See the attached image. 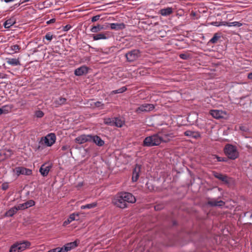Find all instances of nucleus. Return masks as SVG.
<instances>
[{
  "mask_svg": "<svg viewBox=\"0 0 252 252\" xmlns=\"http://www.w3.org/2000/svg\"><path fill=\"white\" fill-rule=\"evenodd\" d=\"M89 70V67L83 65L75 69L74 71V74L75 76H81L88 74Z\"/></svg>",
  "mask_w": 252,
  "mask_h": 252,
  "instance_id": "10",
  "label": "nucleus"
},
{
  "mask_svg": "<svg viewBox=\"0 0 252 252\" xmlns=\"http://www.w3.org/2000/svg\"><path fill=\"white\" fill-rule=\"evenodd\" d=\"M220 37V34L218 32H216L214 34L213 36L210 39L208 43L215 44Z\"/></svg>",
  "mask_w": 252,
  "mask_h": 252,
  "instance_id": "29",
  "label": "nucleus"
},
{
  "mask_svg": "<svg viewBox=\"0 0 252 252\" xmlns=\"http://www.w3.org/2000/svg\"><path fill=\"white\" fill-rule=\"evenodd\" d=\"M91 134H82L75 139V142L78 144H82L86 142H90Z\"/></svg>",
  "mask_w": 252,
  "mask_h": 252,
  "instance_id": "15",
  "label": "nucleus"
},
{
  "mask_svg": "<svg viewBox=\"0 0 252 252\" xmlns=\"http://www.w3.org/2000/svg\"><path fill=\"white\" fill-rule=\"evenodd\" d=\"M97 203L96 202H92L81 206V209H90L97 206Z\"/></svg>",
  "mask_w": 252,
  "mask_h": 252,
  "instance_id": "32",
  "label": "nucleus"
},
{
  "mask_svg": "<svg viewBox=\"0 0 252 252\" xmlns=\"http://www.w3.org/2000/svg\"><path fill=\"white\" fill-rule=\"evenodd\" d=\"M55 22V19H51L49 21H47V23L48 24H50V23H54Z\"/></svg>",
  "mask_w": 252,
  "mask_h": 252,
  "instance_id": "59",
  "label": "nucleus"
},
{
  "mask_svg": "<svg viewBox=\"0 0 252 252\" xmlns=\"http://www.w3.org/2000/svg\"><path fill=\"white\" fill-rule=\"evenodd\" d=\"M27 2V1H25V0H24L23 1L20 0V1L18 3H17L19 4V6H20L21 4H22L25 3V2Z\"/></svg>",
  "mask_w": 252,
  "mask_h": 252,
  "instance_id": "63",
  "label": "nucleus"
},
{
  "mask_svg": "<svg viewBox=\"0 0 252 252\" xmlns=\"http://www.w3.org/2000/svg\"><path fill=\"white\" fill-rule=\"evenodd\" d=\"M146 187L150 190L153 191L154 190L155 187L151 182H148L145 185Z\"/></svg>",
  "mask_w": 252,
  "mask_h": 252,
  "instance_id": "41",
  "label": "nucleus"
},
{
  "mask_svg": "<svg viewBox=\"0 0 252 252\" xmlns=\"http://www.w3.org/2000/svg\"><path fill=\"white\" fill-rule=\"evenodd\" d=\"M19 209H18L17 206H15L11 208H10L8 211H7L5 213V217H13L15 214H16L18 211H19Z\"/></svg>",
  "mask_w": 252,
  "mask_h": 252,
  "instance_id": "21",
  "label": "nucleus"
},
{
  "mask_svg": "<svg viewBox=\"0 0 252 252\" xmlns=\"http://www.w3.org/2000/svg\"><path fill=\"white\" fill-rule=\"evenodd\" d=\"M127 90V88L126 86H124L117 90L112 91L111 92V94H122Z\"/></svg>",
  "mask_w": 252,
  "mask_h": 252,
  "instance_id": "34",
  "label": "nucleus"
},
{
  "mask_svg": "<svg viewBox=\"0 0 252 252\" xmlns=\"http://www.w3.org/2000/svg\"><path fill=\"white\" fill-rule=\"evenodd\" d=\"M141 165L136 164L132 172V181L133 182H136L139 177V173L141 171Z\"/></svg>",
  "mask_w": 252,
  "mask_h": 252,
  "instance_id": "17",
  "label": "nucleus"
},
{
  "mask_svg": "<svg viewBox=\"0 0 252 252\" xmlns=\"http://www.w3.org/2000/svg\"><path fill=\"white\" fill-rule=\"evenodd\" d=\"M19 6V4H18L17 3H15V4H14L13 6H11L10 8L11 9V10H13Z\"/></svg>",
  "mask_w": 252,
  "mask_h": 252,
  "instance_id": "55",
  "label": "nucleus"
},
{
  "mask_svg": "<svg viewBox=\"0 0 252 252\" xmlns=\"http://www.w3.org/2000/svg\"><path fill=\"white\" fill-rule=\"evenodd\" d=\"M223 152L227 158L231 160L236 159L239 156L237 147L232 144H226L223 148Z\"/></svg>",
  "mask_w": 252,
  "mask_h": 252,
  "instance_id": "3",
  "label": "nucleus"
},
{
  "mask_svg": "<svg viewBox=\"0 0 252 252\" xmlns=\"http://www.w3.org/2000/svg\"><path fill=\"white\" fill-rule=\"evenodd\" d=\"M14 171L16 175L19 176L20 175H30L32 174V170L30 169L25 168L23 166H18L15 168Z\"/></svg>",
  "mask_w": 252,
  "mask_h": 252,
  "instance_id": "9",
  "label": "nucleus"
},
{
  "mask_svg": "<svg viewBox=\"0 0 252 252\" xmlns=\"http://www.w3.org/2000/svg\"><path fill=\"white\" fill-rule=\"evenodd\" d=\"M52 250H54V252H65L63 247L61 248L58 247L57 248L52 249Z\"/></svg>",
  "mask_w": 252,
  "mask_h": 252,
  "instance_id": "50",
  "label": "nucleus"
},
{
  "mask_svg": "<svg viewBox=\"0 0 252 252\" xmlns=\"http://www.w3.org/2000/svg\"><path fill=\"white\" fill-rule=\"evenodd\" d=\"M173 12V8L172 7H167L161 9L159 10V13L163 16H167L171 14Z\"/></svg>",
  "mask_w": 252,
  "mask_h": 252,
  "instance_id": "22",
  "label": "nucleus"
},
{
  "mask_svg": "<svg viewBox=\"0 0 252 252\" xmlns=\"http://www.w3.org/2000/svg\"><path fill=\"white\" fill-rule=\"evenodd\" d=\"M223 24H224V22H221L219 23L216 21L212 22L211 24L214 26L219 27L220 26H223V25H222Z\"/></svg>",
  "mask_w": 252,
  "mask_h": 252,
  "instance_id": "48",
  "label": "nucleus"
},
{
  "mask_svg": "<svg viewBox=\"0 0 252 252\" xmlns=\"http://www.w3.org/2000/svg\"><path fill=\"white\" fill-rule=\"evenodd\" d=\"M91 105L92 106H94L95 107L103 108L104 104L100 101H97L96 102H94V105L91 104Z\"/></svg>",
  "mask_w": 252,
  "mask_h": 252,
  "instance_id": "42",
  "label": "nucleus"
},
{
  "mask_svg": "<svg viewBox=\"0 0 252 252\" xmlns=\"http://www.w3.org/2000/svg\"><path fill=\"white\" fill-rule=\"evenodd\" d=\"M15 24V22L11 19L6 20L3 23V27L5 29H9Z\"/></svg>",
  "mask_w": 252,
  "mask_h": 252,
  "instance_id": "33",
  "label": "nucleus"
},
{
  "mask_svg": "<svg viewBox=\"0 0 252 252\" xmlns=\"http://www.w3.org/2000/svg\"><path fill=\"white\" fill-rule=\"evenodd\" d=\"M104 29V27L103 25L97 24V25L92 26L90 29V31L93 33H97Z\"/></svg>",
  "mask_w": 252,
  "mask_h": 252,
  "instance_id": "26",
  "label": "nucleus"
},
{
  "mask_svg": "<svg viewBox=\"0 0 252 252\" xmlns=\"http://www.w3.org/2000/svg\"><path fill=\"white\" fill-rule=\"evenodd\" d=\"M53 35L51 33V32H48L46 34V35L44 36L45 39L48 41H51L53 39Z\"/></svg>",
  "mask_w": 252,
  "mask_h": 252,
  "instance_id": "45",
  "label": "nucleus"
},
{
  "mask_svg": "<svg viewBox=\"0 0 252 252\" xmlns=\"http://www.w3.org/2000/svg\"><path fill=\"white\" fill-rule=\"evenodd\" d=\"M71 221L67 219V220H65L63 223V226H66L67 224H69Z\"/></svg>",
  "mask_w": 252,
  "mask_h": 252,
  "instance_id": "54",
  "label": "nucleus"
},
{
  "mask_svg": "<svg viewBox=\"0 0 252 252\" xmlns=\"http://www.w3.org/2000/svg\"><path fill=\"white\" fill-rule=\"evenodd\" d=\"M248 78L249 79L252 80V72L248 73Z\"/></svg>",
  "mask_w": 252,
  "mask_h": 252,
  "instance_id": "60",
  "label": "nucleus"
},
{
  "mask_svg": "<svg viewBox=\"0 0 252 252\" xmlns=\"http://www.w3.org/2000/svg\"><path fill=\"white\" fill-rule=\"evenodd\" d=\"M78 242H79L78 241L75 240L73 242L66 243V244L69 247V248L70 249V250H72L78 246Z\"/></svg>",
  "mask_w": 252,
  "mask_h": 252,
  "instance_id": "35",
  "label": "nucleus"
},
{
  "mask_svg": "<svg viewBox=\"0 0 252 252\" xmlns=\"http://www.w3.org/2000/svg\"><path fill=\"white\" fill-rule=\"evenodd\" d=\"M198 115L195 113L190 114L187 117V121L190 125H193L197 120Z\"/></svg>",
  "mask_w": 252,
  "mask_h": 252,
  "instance_id": "23",
  "label": "nucleus"
},
{
  "mask_svg": "<svg viewBox=\"0 0 252 252\" xmlns=\"http://www.w3.org/2000/svg\"><path fill=\"white\" fill-rule=\"evenodd\" d=\"M11 50L15 52H17V51L20 50V47L19 45L15 44L10 47Z\"/></svg>",
  "mask_w": 252,
  "mask_h": 252,
  "instance_id": "46",
  "label": "nucleus"
},
{
  "mask_svg": "<svg viewBox=\"0 0 252 252\" xmlns=\"http://www.w3.org/2000/svg\"><path fill=\"white\" fill-rule=\"evenodd\" d=\"M212 174L216 178L222 182L224 184L229 185L230 183L231 178L226 175L217 171H213Z\"/></svg>",
  "mask_w": 252,
  "mask_h": 252,
  "instance_id": "6",
  "label": "nucleus"
},
{
  "mask_svg": "<svg viewBox=\"0 0 252 252\" xmlns=\"http://www.w3.org/2000/svg\"><path fill=\"white\" fill-rule=\"evenodd\" d=\"M41 46L42 45H38L37 47L33 48V49H32V51L33 53H35L38 52V48Z\"/></svg>",
  "mask_w": 252,
  "mask_h": 252,
  "instance_id": "56",
  "label": "nucleus"
},
{
  "mask_svg": "<svg viewBox=\"0 0 252 252\" xmlns=\"http://www.w3.org/2000/svg\"><path fill=\"white\" fill-rule=\"evenodd\" d=\"M224 26L230 27H240L242 26V24L240 22L234 21L232 22H224V24H223Z\"/></svg>",
  "mask_w": 252,
  "mask_h": 252,
  "instance_id": "28",
  "label": "nucleus"
},
{
  "mask_svg": "<svg viewBox=\"0 0 252 252\" xmlns=\"http://www.w3.org/2000/svg\"><path fill=\"white\" fill-rule=\"evenodd\" d=\"M43 143L48 147L52 146L56 142V136L55 133H50L41 138Z\"/></svg>",
  "mask_w": 252,
  "mask_h": 252,
  "instance_id": "5",
  "label": "nucleus"
},
{
  "mask_svg": "<svg viewBox=\"0 0 252 252\" xmlns=\"http://www.w3.org/2000/svg\"><path fill=\"white\" fill-rule=\"evenodd\" d=\"M44 115V112L41 110H37L35 112V116L37 118H41Z\"/></svg>",
  "mask_w": 252,
  "mask_h": 252,
  "instance_id": "39",
  "label": "nucleus"
},
{
  "mask_svg": "<svg viewBox=\"0 0 252 252\" xmlns=\"http://www.w3.org/2000/svg\"><path fill=\"white\" fill-rule=\"evenodd\" d=\"M18 244L20 246V250H22V251H24L26 249L30 248L31 245V242L28 241H23L22 242H18Z\"/></svg>",
  "mask_w": 252,
  "mask_h": 252,
  "instance_id": "27",
  "label": "nucleus"
},
{
  "mask_svg": "<svg viewBox=\"0 0 252 252\" xmlns=\"http://www.w3.org/2000/svg\"><path fill=\"white\" fill-rule=\"evenodd\" d=\"M44 143L42 140H40L38 142V145L36 148V151H41L43 149Z\"/></svg>",
  "mask_w": 252,
  "mask_h": 252,
  "instance_id": "40",
  "label": "nucleus"
},
{
  "mask_svg": "<svg viewBox=\"0 0 252 252\" xmlns=\"http://www.w3.org/2000/svg\"><path fill=\"white\" fill-rule=\"evenodd\" d=\"M177 224H178V222L177 221L173 220V221H172V225L173 226H176L177 225Z\"/></svg>",
  "mask_w": 252,
  "mask_h": 252,
  "instance_id": "61",
  "label": "nucleus"
},
{
  "mask_svg": "<svg viewBox=\"0 0 252 252\" xmlns=\"http://www.w3.org/2000/svg\"><path fill=\"white\" fill-rule=\"evenodd\" d=\"M35 204V202L34 200H29L24 203L19 204L17 206L18 209H19V210H25L30 207L34 206Z\"/></svg>",
  "mask_w": 252,
  "mask_h": 252,
  "instance_id": "18",
  "label": "nucleus"
},
{
  "mask_svg": "<svg viewBox=\"0 0 252 252\" xmlns=\"http://www.w3.org/2000/svg\"><path fill=\"white\" fill-rule=\"evenodd\" d=\"M214 156L215 157V158H216L217 160V161L218 162H227V158H222L219 156L217 155H214Z\"/></svg>",
  "mask_w": 252,
  "mask_h": 252,
  "instance_id": "38",
  "label": "nucleus"
},
{
  "mask_svg": "<svg viewBox=\"0 0 252 252\" xmlns=\"http://www.w3.org/2000/svg\"><path fill=\"white\" fill-rule=\"evenodd\" d=\"M155 209L156 210H160V207L158 205H156L155 206Z\"/></svg>",
  "mask_w": 252,
  "mask_h": 252,
  "instance_id": "62",
  "label": "nucleus"
},
{
  "mask_svg": "<svg viewBox=\"0 0 252 252\" xmlns=\"http://www.w3.org/2000/svg\"><path fill=\"white\" fill-rule=\"evenodd\" d=\"M125 57L127 62L133 63L141 58V51L138 49H131L125 54Z\"/></svg>",
  "mask_w": 252,
  "mask_h": 252,
  "instance_id": "4",
  "label": "nucleus"
},
{
  "mask_svg": "<svg viewBox=\"0 0 252 252\" xmlns=\"http://www.w3.org/2000/svg\"><path fill=\"white\" fill-rule=\"evenodd\" d=\"M84 185L83 182H80L77 184V187L81 188Z\"/></svg>",
  "mask_w": 252,
  "mask_h": 252,
  "instance_id": "58",
  "label": "nucleus"
},
{
  "mask_svg": "<svg viewBox=\"0 0 252 252\" xmlns=\"http://www.w3.org/2000/svg\"><path fill=\"white\" fill-rule=\"evenodd\" d=\"M63 247L64 250L65 251V252H68V251L71 250L69 248V247L66 244H65Z\"/></svg>",
  "mask_w": 252,
  "mask_h": 252,
  "instance_id": "53",
  "label": "nucleus"
},
{
  "mask_svg": "<svg viewBox=\"0 0 252 252\" xmlns=\"http://www.w3.org/2000/svg\"><path fill=\"white\" fill-rule=\"evenodd\" d=\"M210 114L216 119L223 118L226 115V113L222 110L212 109L210 111Z\"/></svg>",
  "mask_w": 252,
  "mask_h": 252,
  "instance_id": "11",
  "label": "nucleus"
},
{
  "mask_svg": "<svg viewBox=\"0 0 252 252\" xmlns=\"http://www.w3.org/2000/svg\"><path fill=\"white\" fill-rule=\"evenodd\" d=\"M175 137L173 133L160 130L146 137L142 143L143 147H152L159 146L161 143H166Z\"/></svg>",
  "mask_w": 252,
  "mask_h": 252,
  "instance_id": "1",
  "label": "nucleus"
},
{
  "mask_svg": "<svg viewBox=\"0 0 252 252\" xmlns=\"http://www.w3.org/2000/svg\"><path fill=\"white\" fill-rule=\"evenodd\" d=\"M9 186L8 183L5 182L1 185V189L3 190H6L8 189Z\"/></svg>",
  "mask_w": 252,
  "mask_h": 252,
  "instance_id": "51",
  "label": "nucleus"
},
{
  "mask_svg": "<svg viewBox=\"0 0 252 252\" xmlns=\"http://www.w3.org/2000/svg\"><path fill=\"white\" fill-rule=\"evenodd\" d=\"M90 142H93L96 146L101 147L104 145V141L97 135L91 134Z\"/></svg>",
  "mask_w": 252,
  "mask_h": 252,
  "instance_id": "16",
  "label": "nucleus"
},
{
  "mask_svg": "<svg viewBox=\"0 0 252 252\" xmlns=\"http://www.w3.org/2000/svg\"><path fill=\"white\" fill-rule=\"evenodd\" d=\"M184 134L185 136L194 139H197L201 137L200 133L197 131H194L191 130H187L184 131Z\"/></svg>",
  "mask_w": 252,
  "mask_h": 252,
  "instance_id": "14",
  "label": "nucleus"
},
{
  "mask_svg": "<svg viewBox=\"0 0 252 252\" xmlns=\"http://www.w3.org/2000/svg\"><path fill=\"white\" fill-rule=\"evenodd\" d=\"M109 25L111 29L115 30H122L126 28V25L124 23H110Z\"/></svg>",
  "mask_w": 252,
  "mask_h": 252,
  "instance_id": "19",
  "label": "nucleus"
},
{
  "mask_svg": "<svg viewBox=\"0 0 252 252\" xmlns=\"http://www.w3.org/2000/svg\"><path fill=\"white\" fill-rule=\"evenodd\" d=\"M155 108V106L153 104L144 103L140 105L135 109V112L140 113L143 112H149Z\"/></svg>",
  "mask_w": 252,
  "mask_h": 252,
  "instance_id": "7",
  "label": "nucleus"
},
{
  "mask_svg": "<svg viewBox=\"0 0 252 252\" xmlns=\"http://www.w3.org/2000/svg\"><path fill=\"white\" fill-rule=\"evenodd\" d=\"M52 166L51 163L48 165H46V163H44L40 166L39 172L43 177H46L48 175Z\"/></svg>",
  "mask_w": 252,
  "mask_h": 252,
  "instance_id": "13",
  "label": "nucleus"
},
{
  "mask_svg": "<svg viewBox=\"0 0 252 252\" xmlns=\"http://www.w3.org/2000/svg\"><path fill=\"white\" fill-rule=\"evenodd\" d=\"M114 126L119 128L123 127L125 123V121L122 120L119 117H114Z\"/></svg>",
  "mask_w": 252,
  "mask_h": 252,
  "instance_id": "25",
  "label": "nucleus"
},
{
  "mask_svg": "<svg viewBox=\"0 0 252 252\" xmlns=\"http://www.w3.org/2000/svg\"><path fill=\"white\" fill-rule=\"evenodd\" d=\"M9 252H18V251L17 249V246L15 243L11 246L9 250Z\"/></svg>",
  "mask_w": 252,
  "mask_h": 252,
  "instance_id": "43",
  "label": "nucleus"
},
{
  "mask_svg": "<svg viewBox=\"0 0 252 252\" xmlns=\"http://www.w3.org/2000/svg\"><path fill=\"white\" fill-rule=\"evenodd\" d=\"M179 56L180 59L184 60H188L191 58V56L189 54L185 53L180 54Z\"/></svg>",
  "mask_w": 252,
  "mask_h": 252,
  "instance_id": "36",
  "label": "nucleus"
},
{
  "mask_svg": "<svg viewBox=\"0 0 252 252\" xmlns=\"http://www.w3.org/2000/svg\"><path fill=\"white\" fill-rule=\"evenodd\" d=\"M94 40L96 41L101 39H108L111 37L109 32H99L96 34H92L91 36Z\"/></svg>",
  "mask_w": 252,
  "mask_h": 252,
  "instance_id": "8",
  "label": "nucleus"
},
{
  "mask_svg": "<svg viewBox=\"0 0 252 252\" xmlns=\"http://www.w3.org/2000/svg\"><path fill=\"white\" fill-rule=\"evenodd\" d=\"M114 117L111 118H103V123L104 125L109 126H114Z\"/></svg>",
  "mask_w": 252,
  "mask_h": 252,
  "instance_id": "31",
  "label": "nucleus"
},
{
  "mask_svg": "<svg viewBox=\"0 0 252 252\" xmlns=\"http://www.w3.org/2000/svg\"><path fill=\"white\" fill-rule=\"evenodd\" d=\"M240 129L244 132H247L248 131L249 128L246 126H240Z\"/></svg>",
  "mask_w": 252,
  "mask_h": 252,
  "instance_id": "52",
  "label": "nucleus"
},
{
  "mask_svg": "<svg viewBox=\"0 0 252 252\" xmlns=\"http://www.w3.org/2000/svg\"><path fill=\"white\" fill-rule=\"evenodd\" d=\"M206 204L211 207H222L225 205V202L222 200H217L216 198H209Z\"/></svg>",
  "mask_w": 252,
  "mask_h": 252,
  "instance_id": "12",
  "label": "nucleus"
},
{
  "mask_svg": "<svg viewBox=\"0 0 252 252\" xmlns=\"http://www.w3.org/2000/svg\"><path fill=\"white\" fill-rule=\"evenodd\" d=\"M15 244L17 246V250L18 251V252H22V250H20V249H21V248H20V246H19V245L18 244V242H17L15 243Z\"/></svg>",
  "mask_w": 252,
  "mask_h": 252,
  "instance_id": "57",
  "label": "nucleus"
},
{
  "mask_svg": "<svg viewBox=\"0 0 252 252\" xmlns=\"http://www.w3.org/2000/svg\"><path fill=\"white\" fill-rule=\"evenodd\" d=\"M136 201V199L132 193L126 191L117 193L112 199L113 204L122 209L127 208L129 204H133Z\"/></svg>",
  "mask_w": 252,
  "mask_h": 252,
  "instance_id": "2",
  "label": "nucleus"
},
{
  "mask_svg": "<svg viewBox=\"0 0 252 252\" xmlns=\"http://www.w3.org/2000/svg\"><path fill=\"white\" fill-rule=\"evenodd\" d=\"M67 103V99L65 97H60L56 99L54 101V104L56 107L64 105Z\"/></svg>",
  "mask_w": 252,
  "mask_h": 252,
  "instance_id": "20",
  "label": "nucleus"
},
{
  "mask_svg": "<svg viewBox=\"0 0 252 252\" xmlns=\"http://www.w3.org/2000/svg\"><path fill=\"white\" fill-rule=\"evenodd\" d=\"M2 114H6L9 113L11 109L12 108V106L11 105H5L0 107Z\"/></svg>",
  "mask_w": 252,
  "mask_h": 252,
  "instance_id": "30",
  "label": "nucleus"
},
{
  "mask_svg": "<svg viewBox=\"0 0 252 252\" xmlns=\"http://www.w3.org/2000/svg\"><path fill=\"white\" fill-rule=\"evenodd\" d=\"M101 16V14H98V15H95V16L92 17L91 19V22L93 23H94V22L98 21V20H99Z\"/></svg>",
  "mask_w": 252,
  "mask_h": 252,
  "instance_id": "44",
  "label": "nucleus"
},
{
  "mask_svg": "<svg viewBox=\"0 0 252 252\" xmlns=\"http://www.w3.org/2000/svg\"><path fill=\"white\" fill-rule=\"evenodd\" d=\"M77 217L79 218V215L78 214L72 213L69 215V217L68 219L71 221H72L75 220H78V219H77Z\"/></svg>",
  "mask_w": 252,
  "mask_h": 252,
  "instance_id": "37",
  "label": "nucleus"
},
{
  "mask_svg": "<svg viewBox=\"0 0 252 252\" xmlns=\"http://www.w3.org/2000/svg\"><path fill=\"white\" fill-rule=\"evenodd\" d=\"M83 49L86 52H89L90 51V48H94L92 46H91L90 45L85 44L84 45L82 46Z\"/></svg>",
  "mask_w": 252,
  "mask_h": 252,
  "instance_id": "47",
  "label": "nucleus"
},
{
  "mask_svg": "<svg viewBox=\"0 0 252 252\" xmlns=\"http://www.w3.org/2000/svg\"><path fill=\"white\" fill-rule=\"evenodd\" d=\"M3 0L6 3H9V2L14 1L15 0Z\"/></svg>",
  "mask_w": 252,
  "mask_h": 252,
  "instance_id": "64",
  "label": "nucleus"
},
{
  "mask_svg": "<svg viewBox=\"0 0 252 252\" xmlns=\"http://www.w3.org/2000/svg\"><path fill=\"white\" fill-rule=\"evenodd\" d=\"M6 60L7 63L12 66H16L20 65V62L18 59L8 58Z\"/></svg>",
  "mask_w": 252,
  "mask_h": 252,
  "instance_id": "24",
  "label": "nucleus"
},
{
  "mask_svg": "<svg viewBox=\"0 0 252 252\" xmlns=\"http://www.w3.org/2000/svg\"><path fill=\"white\" fill-rule=\"evenodd\" d=\"M71 28H72V26L70 25L67 24L64 26H63L62 30L63 32H67L69 30H70L71 29Z\"/></svg>",
  "mask_w": 252,
  "mask_h": 252,
  "instance_id": "49",
  "label": "nucleus"
}]
</instances>
